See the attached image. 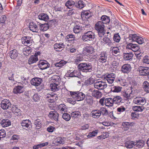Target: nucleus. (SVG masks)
<instances>
[{"mask_svg":"<svg viewBox=\"0 0 149 149\" xmlns=\"http://www.w3.org/2000/svg\"><path fill=\"white\" fill-rule=\"evenodd\" d=\"M1 124L3 127H7L11 125V122L8 119H3L0 121Z\"/></svg>","mask_w":149,"mask_h":149,"instance_id":"nucleus-33","label":"nucleus"},{"mask_svg":"<svg viewBox=\"0 0 149 149\" xmlns=\"http://www.w3.org/2000/svg\"><path fill=\"white\" fill-rule=\"evenodd\" d=\"M81 27L79 26L76 25L74 27L73 31L75 33H78L81 31Z\"/></svg>","mask_w":149,"mask_h":149,"instance_id":"nucleus-58","label":"nucleus"},{"mask_svg":"<svg viewBox=\"0 0 149 149\" xmlns=\"http://www.w3.org/2000/svg\"><path fill=\"white\" fill-rule=\"evenodd\" d=\"M83 58L82 56L78 55L74 60V63L76 64H78L81 61H83Z\"/></svg>","mask_w":149,"mask_h":149,"instance_id":"nucleus-52","label":"nucleus"},{"mask_svg":"<svg viewBox=\"0 0 149 149\" xmlns=\"http://www.w3.org/2000/svg\"><path fill=\"white\" fill-rule=\"evenodd\" d=\"M94 87L99 90H103L106 88L107 85L106 82L101 81H96L93 83Z\"/></svg>","mask_w":149,"mask_h":149,"instance_id":"nucleus-4","label":"nucleus"},{"mask_svg":"<svg viewBox=\"0 0 149 149\" xmlns=\"http://www.w3.org/2000/svg\"><path fill=\"white\" fill-rule=\"evenodd\" d=\"M13 112L16 115H18L20 114V110L17 108L16 106H13L12 108Z\"/></svg>","mask_w":149,"mask_h":149,"instance_id":"nucleus-50","label":"nucleus"},{"mask_svg":"<svg viewBox=\"0 0 149 149\" xmlns=\"http://www.w3.org/2000/svg\"><path fill=\"white\" fill-rule=\"evenodd\" d=\"M32 51V48L29 47H26L23 49L24 54L26 56L29 55L31 53Z\"/></svg>","mask_w":149,"mask_h":149,"instance_id":"nucleus-36","label":"nucleus"},{"mask_svg":"<svg viewBox=\"0 0 149 149\" xmlns=\"http://www.w3.org/2000/svg\"><path fill=\"white\" fill-rule=\"evenodd\" d=\"M22 43L25 45H30L33 42L31 38L29 36H25L21 39Z\"/></svg>","mask_w":149,"mask_h":149,"instance_id":"nucleus-9","label":"nucleus"},{"mask_svg":"<svg viewBox=\"0 0 149 149\" xmlns=\"http://www.w3.org/2000/svg\"><path fill=\"white\" fill-rule=\"evenodd\" d=\"M116 77L115 74L113 73L108 74L105 77V79L109 84H112L114 81Z\"/></svg>","mask_w":149,"mask_h":149,"instance_id":"nucleus-12","label":"nucleus"},{"mask_svg":"<svg viewBox=\"0 0 149 149\" xmlns=\"http://www.w3.org/2000/svg\"><path fill=\"white\" fill-rule=\"evenodd\" d=\"M113 39L114 41L118 42L120 40V38L118 34H116L114 36Z\"/></svg>","mask_w":149,"mask_h":149,"instance_id":"nucleus-63","label":"nucleus"},{"mask_svg":"<svg viewBox=\"0 0 149 149\" xmlns=\"http://www.w3.org/2000/svg\"><path fill=\"white\" fill-rule=\"evenodd\" d=\"M91 92L92 95L97 98H100L102 97V93L98 90L93 89L91 90Z\"/></svg>","mask_w":149,"mask_h":149,"instance_id":"nucleus-24","label":"nucleus"},{"mask_svg":"<svg viewBox=\"0 0 149 149\" xmlns=\"http://www.w3.org/2000/svg\"><path fill=\"white\" fill-rule=\"evenodd\" d=\"M144 109V107L142 106H135L132 107L133 111H142Z\"/></svg>","mask_w":149,"mask_h":149,"instance_id":"nucleus-53","label":"nucleus"},{"mask_svg":"<svg viewBox=\"0 0 149 149\" xmlns=\"http://www.w3.org/2000/svg\"><path fill=\"white\" fill-rule=\"evenodd\" d=\"M38 65L41 69L44 70L49 68L50 66V65L48 63V62L47 61L44 60L40 61Z\"/></svg>","mask_w":149,"mask_h":149,"instance_id":"nucleus-19","label":"nucleus"},{"mask_svg":"<svg viewBox=\"0 0 149 149\" xmlns=\"http://www.w3.org/2000/svg\"><path fill=\"white\" fill-rule=\"evenodd\" d=\"M85 101L88 104L90 105L92 104L93 102L92 97L88 95L86 96Z\"/></svg>","mask_w":149,"mask_h":149,"instance_id":"nucleus-47","label":"nucleus"},{"mask_svg":"<svg viewBox=\"0 0 149 149\" xmlns=\"http://www.w3.org/2000/svg\"><path fill=\"white\" fill-rule=\"evenodd\" d=\"M75 4L74 2L72 0H68L66 2L65 6L69 9L71 8Z\"/></svg>","mask_w":149,"mask_h":149,"instance_id":"nucleus-41","label":"nucleus"},{"mask_svg":"<svg viewBox=\"0 0 149 149\" xmlns=\"http://www.w3.org/2000/svg\"><path fill=\"white\" fill-rule=\"evenodd\" d=\"M142 61L144 63L149 64V56H146L144 57Z\"/></svg>","mask_w":149,"mask_h":149,"instance_id":"nucleus-64","label":"nucleus"},{"mask_svg":"<svg viewBox=\"0 0 149 149\" xmlns=\"http://www.w3.org/2000/svg\"><path fill=\"white\" fill-rule=\"evenodd\" d=\"M92 66L91 63H80L78 66L79 70L83 72H91L92 69Z\"/></svg>","mask_w":149,"mask_h":149,"instance_id":"nucleus-3","label":"nucleus"},{"mask_svg":"<svg viewBox=\"0 0 149 149\" xmlns=\"http://www.w3.org/2000/svg\"><path fill=\"white\" fill-rule=\"evenodd\" d=\"M135 142L132 141H128L125 143V146L127 148H131L135 146Z\"/></svg>","mask_w":149,"mask_h":149,"instance_id":"nucleus-32","label":"nucleus"},{"mask_svg":"<svg viewBox=\"0 0 149 149\" xmlns=\"http://www.w3.org/2000/svg\"><path fill=\"white\" fill-rule=\"evenodd\" d=\"M113 103L118 104L121 102L122 100V98L120 96H116L113 99Z\"/></svg>","mask_w":149,"mask_h":149,"instance_id":"nucleus-42","label":"nucleus"},{"mask_svg":"<svg viewBox=\"0 0 149 149\" xmlns=\"http://www.w3.org/2000/svg\"><path fill=\"white\" fill-rule=\"evenodd\" d=\"M46 99L49 102H54L57 100V95L56 94L51 93V94H48L46 95Z\"/></svg>","mask_w":149,"mask_h":149,"instance_id":"nucleus-11","label":"nucleus"},{"mask_svg":"<svg viewBox=\"0 0 149 149\" xmlns=\"http://www.w3.org/2000/svg\"><path fill=\"white\" fill-rule=\"evenodd\" d=\"M48 144V143L47 142L45 143H42L37 145L34 146L33 147V149H38L39 148H41L42 146H46Z\"/></svg>","mask_w":149,"mask_h":149,"instance_id":"nucleus-55","label":"nucleus"},{"mask_svg":"<svg viewBox=\"0 0 149 149\" xmlns=\"http://www.w3.org/2000/svg\"><path fill=\"white\" fill-rule=\"evenodd\" d=\"M1 107L3 110H7L10 108L11 103L9 100L4 99L3 100L0 104Z\"/></svg>","mask_w":149,"mask_h":149,"instance_id":"nucleus-6","label":"nucleus"},{"mask_svg":"<svg viewBox=\"0 0 149 149\" xmlns=\"http://www.w3.org/2000/svg\"><path fill=\"white\" fill-rule=\"evenodd\" d=\"M135 146L138 148H142L144 145V143L143 141L139 140L136 142H135Z\"/></svg>","mask_w":149,"mask_h":149,"instance_id":"nucleus-48","label":"nucleus"},{"mask_svg":"<svg viewBox=\"0 0 149 149\" xmlns=\"http://www.w3.org/2000/svg\"><path fill=\"white\" fill-rule=\"evenodd\" d=\"M139 70L141 76H147L149 74V68L141 66L139 68Z\"/></svg>","mask_w":149,"mask_h":149,"instance_id":"nucleus-8","label":"nucleus"},{"mask_svg":"<svg viewBox=\"0 0 149 149\" xmlns=\"http://www.w3.org/2000/svg\"><path fill=\"white\" fill-rule=\"evenodd\" d=\"M129 38V40H132V41H136L140 44H141L144 42L142 38L139 37L135 34H130Z\"/></svg>","mask_w":149,"mask_h":149,"instance_id":"nucleus-5","label":"nucleus"},{"mask_svg":"<svg viewBox=\"0 0 149 149\" xmlns=\"http://www.w3.org/2000/svg\"><path fill=\"white\" fill-rule=\"evenodd\" d=\"M110 50L112 53L115 55H118L120 54V50L119 48L116 47H111Z\"/></svg>","mask_w":149,"mask_h":149,"instance_id":"nucleus-37","label":"nucleus"},{"mask_svg":"<svg viewBox=\"0 0 149 149\" xmlns=\"http://www.w3.org/2000/svg\"><path fill=\"white\" fill-rule=\"evenodd\" d=\"M101 20L104 24L108 23L110 22L109 18L106 15H103L101 17Z\"/></svg>","mask_w":149,"mask_h":149,"instance_id":"nucleus-46","label":"nucleus"},{"mask_svg":"<svg viewBox=\"0 0 149 149\" xmlns=\"http://www.w3.org/2000/svg\"><path fill=\"white\" fill-rule=\"evenodd\" d=\"M91 115L93 118H98L101 116V114L100 110H94L92 111Z\"/></svg>","mask_w":149,"mask_h":149,"instance_id":"nucleus-26","label":"nucleus"},{"mask_svg":"<svg viewBox=\"0 0 149 149\" xmlns=\"http://www.w3.org/2000/svg\"><path fill=\"white\" fill-rule=\"evenodd\" d=\"M67 63V61L62 60L58 62L54 63V65L56 67H61Z\"/></svg>","mask_w":149,"mask_h":149,"instance_id":"nucleus-44","label":"nucleus"},{"mask_svg":"<svg viewBox=\"0 0 149 149\" xmlns=\"http://www.w3.org/2000/svg\"><path fill=\"white\" fill-rule=\"evenodd\" d=\"M29 29L30 30L33 32H38L39 29L36 24L33 22H31L29 24Z\"/></svg>","mask_w":149,"mask_h":149,"instance_id":"nucleus-21","label":"nucleus"},{"mask_svg":"<svg viewBox=\"0 0 149 149\" xmlns=\"http://www.w3.org/2000/svg\"><path fill=\"white\" fill-rule=\"evenodd\" d=\"M134 124L135 123L134 122H123L122 123V125L123 126V128L124 130H127L129 129V127L134 125Z\"/></svg>","mask_w":149,"mask_h":149,"instance_id":"nucleus-23","label":"nucleus"},{"mask_svg":"<svg viewBox=\"0 0 149 149\" xmlns=\"http://www.w3.org/2000/svg\"><path fill=\"white\" fill-rule=\"evenodd\" d=\"M48 116L50 118L53 119L56 121L58 120L59 114L57 112L55 111L50 112Z\"/></svg>","mask_w":149,"mask_h":149,"instance_id":"nucleus-17","label":"nucleus"},{"mask_svg":"<svg viewBox=\"0 0 149 149\" xmlns=\"http://www.w3.org/2000/svg\"><path fill=\"white\" fill-rule=\"evenodd\" d=\"M121 71L124 73H128L131 70V67L130 65L125 64L121 67Z\"/></svg>","mask_w":149,"mask_h":149,"instance_id":"nucleus-16","label":"nucleus"},{"mask_svg":"<svg viewBox=\"0 0 149 149\" xmlns=\"http://www.w3.org/2000/svg\"><path fill=\"white\" fill-rule=\"evenodd\" d=\"M41 79L38 78H34L32 79L31 81V84L35 86H38L42 82Z\"/></svg>","mask_w":149,"mask_h":149,"instance_id":"nucleus-20","label":"nucleus"},{"mask_svg":"<svg viewBox=\"0 0 149 149\" xmlns=\"http://www.w3.org/2000/svg\"><path fill=\"white\" fill-rule=\"evenodd\" d=\"M65 45L62 43H56L54 45V49L56 51H60L64 47Z\"/></svg>","mask_w":149,"mask_h":149,"instance_id":"nucleus-25","label":"nucleus"},{"mask_svg":"<svg viewBox=\"0 0 149 149\" xmlns=\"http://www.w3.org/2000/svg\"><path fill=\"white\" fill-rule=\"evenodd\" d=\"M59 85L54 83H51L50 84V87L52 91H58L59 89Z\"/></svg>","mask_w":149,"mask_h":149,"instance_id":"nucleus-38","label":"nucleus"},{"mask_svg":"<svg viewBox=\"0 0 149 149\" xmlns=\"http://www.w3.org/2000/svg\"><path fill=\"white\" fill-rule=\"evenodd\" d=\"M18 52L15 49H14L10 52V55L11 59H15L17 56Z\"/></svg>","mask_w":149,"mask_h":149,"instance_id":"nucleus-31","label":"nucleus"},{"mask_svg":"<svg viewBox=\"0 0 149 149\" xmlns=\"http://www.w3.org/2000/svg\"><path fill=\"white\" fill-rule=\"evenodd\" d=\"M117 82L121 86H124L127 85V83L126 80L124 79H119L117 80Z\"/></svg>","mask_w":149,"mask_h":149,"instance_id":"nucleus-56","label":"nucleus"},{"mask_svg":"<svg viewBox=\"0 0 149 149\" xmlns=\"http://www.w3.org/2000/svg\"><path fill=\"white\" fill-rule=\"evenodd\" d=\"M132 91L131 89H127L125 91L123 94V96L127 99H131L133 97L132 94Z\"/></svg>","mask_w":149,"mask_h":149,"instance_id":"nucleus-14","label":"nucleus"},{"mask_svg":"<svg viewBox=\"0 0 149 149\" xmlns=\"http://www.w3.org/2000/svg\"><path fill=\"white\" fill-rule=\"evenodd\" d=\"M104 23L102 21H99L96 23L95 28L98 32H102L104 31Z\"/></svg>","mask_w":149,"mask_h":149,"instance_id":"nucleus-10","label":"nucleus"},{"mask_svg":"<svg viewBox=\"0 0 149 149\" xmlns=\"http://www.w3.org/2000/svg\"><path fill=\"white\" fill-rule=\"evenodd\" d=\"M98 61L102 63H105L107 61V54L105 52H102L99 56Z\"/></svg>","mask_w":149,"mask_h":149,"instance_id":"nucleus-13","label":"nucleus"},{"mask_svg":"<svg viewBox=\"0 0 149 149\" xmlns=\"http://www.w3.org/2000/svg\"><path fill=\"white\" fill-rule=\"evenodd\" d=\"M101 114L102 113L103 115H107L108 114V111L106 109L102 107L100 109Z\"/></svg>","mask_w":149,"mask_h":149,"instance_id":"nucleus-60","label":"nucleus"},{"mask_svg":"<svg viewBox=\"0 0 149 149\" xmlns=\"http://www.w3.org/2000/svg\"><path fill=\"white\" fill-rule=\"evenodd\" d=\"M126 110V108L123 106H121L117 109V111L119 113H122Z\"/></svg>","mask_w":149,"mask_h":149,"instance_id":"nucleus-61","label":"nucleus"},{"mask_svg":"<svg viewBox=\"0 0 149 149\" xmlns=\"http://www.w3.org/2000/svg\"><path fill=\"white\" fill-rule=\"evenodd\" d=\"M122 87L118 86H115L113 87L111 89V91L113 92L119 93L122 90Z\"/></svg>","mask_w":149,"mask_h":149,"instance_id":"nucleus-49","label":"nucleus"},{"mask_svg":"<svg viewBox=\"0 0 149 149\" xmlns=\"http://www.w3.org/2000/svg\"><path fill=\"white\" fill-rule=\"evenodd\" d=\"M21 124L24 129H26V128L30 129L32 127L31 122L28 120H23L21 123Z\"/></svg>","mask_w":149,"mask_h":149,"instance_id":"nucleus-15","label":"nucleus"},{"mask_svg":"<svg viewBox=\"0 0 149 149\" xmlns=\"http://www.w3.org/2000/svg\"><path fill=\"white\" fill-rule=\"evenodd\" d=\"M104 104L106 106L112 107L113 105V99L111 98H106L104 100Z\"/></svg>","mask_w":149,"mask_h":149,"instance_id":"nucleus-27","label":"nucleus"},{"mask_svg":"<svg viewBox=\"0 0 149 149\" xmlns=\"http://www.w3.org/2000/svg\"><path fill=\"white\" fill-rule=\"evenodd\" d=\"M62 117L63 119L67 121H69L71 118L70 115L67 113H64Z\"/></svg>","mask_w":149,"mask_h":149,"instance_id":"nucleus-57","label":"nucleus"},{"mask_svg":"<svg viewBox=\"0 0 149 149\" xmlns=\"http://www.w3.org/2000/svg\"><path fill=\"white\" fill-rule=\"evenodd\" d=\"M79 72L76 70H74L72 72L69 70L68 71L67 75L70 77H78L79 75Z\"/></svg>","mask_w":149,"mask_h":149,"instance_id":"nucleus-35","label":"nucleus"},{"mask_svg":"<svg viewBox=\"0 0 149 149\" xmlns=\"http://www.w3.org/2000/svg\"><path fill=\"white\" fill-rule=\"evenodd\" d=\"M58 109L62 112L67 111V108L66 106L64 104H61L58 107Z\"/></svg>","mask_w":149,"mask_h":149,"instance_id":"nucleus-54","label":"nucleus"},{"mask_svg":"<svg viewBox=\"0 0 149 149\" xmlns=\"http://www.w3.org/2000/svg\"><path fill=\"white\" fill-rule=\"evenodd\" d=\"M143 87L144 91L147 93H149V83L145 81L143 84Z\"/></svg>","mask_w":149,"mask_h":149,"instance_id":"nucleus-43","label":"nucleus"},{"mask_svg":"<svg viewBox=\"0 0 149 149\" xmlns=\"http://www.w3.org/2000/svg\"><path fill=\"white\" fill-rule=\"evenodd\" d=\"M86 5V4L84 1L81 0H80L76 4V6L77 8L81 9L85 7Z\"/></svg>","mask_w":149,"mask_h":149,"instance_id":"nucleus-45","label":"nucleus"},{"mask_svg":"<svg viewBox=\"0 0 149 149\" xmlns=\"http://www.w3.org/2000/svg\"><path fill=\"white\" fill-rule=\"evenodd\" d=\"M95 38L94 33L91 31L85 32L82 37V39L84 41L93 40Z\"/></svg>","mask_w":149,"mask_h":149,"instance_id":"nucleus-2","label":"nucleus"},{"mask_svg":"<svg viewBox=\"0 0 149 149\" xmlns=\"http://www.w3.org/2000/svg\"><path fill=\"white\" fill-rule=\"evenodd\" d=\"M63 140L61 137H57L54 140V144L56 145L61 144L63 142Z\"/></svg>","mask_w":149,"mask_h":149,"instance_id":"nucleus-51","label":"nucleus"},{"mask_svg":"<svg viewBox=\"0 0 149 149\" xmlns=\"http://www.w3.org/2000/svg\"><path fill=\"white\" fill-rule=\"evenodd\" d=\"M34 124L36 125V128L37 129H40L42 126V122L40 120L38 119L34 121Z\"/></svg>","mask_w":149,"mask_h":149,"instance_id":"nucleus-39","label":"nucleus"},{"mask_svg":"<svg viewBox=\"0 0 149 149\" xmlns=\"http://www.w3.org/2000/svg\"><path fill=\"white\" fill-rule=\"evenodd\" d=\"M38 24L40 26V29L43 31L47 30L49 27V25L48 23H45L40 24V23H38Z\"/></svg>","mask_w":149,"mask_h":149,"instance_id":"nucleus-30","label":"nucleus"},{"mask_svg":"<svg viewBox=\"0 0 149 149\" xmlns=\"http://www.w3.org/2000/svg\"><path fill=\"white\" fill-rule=\"evenodd\" d=\"M133 54L132 53H127L123 54V58L125 61H131L132 59Z\"/></svg>","mask_w":149,"mask_h":149,"instance_id":"nucleus-28","label":"nucleus"},{"mask_svg":"<svg viewBox=\"0 0 149 149\" xmlns=\"http://www.w3.org/2000/svg\"><path fill=\"white\" fill-rule=\"evenodd\" d=\"M93 48L91 46L86 47L83 49V52L84 53L86 52L88 53L92 54L93 52Z\"/></svg>","mask_w":149,"mask_h":149,"instance_id":"nucleus-40","label":"nucleus"},{"mask_svg":"<svg viewBox=\"0 0 149 149\" xmlns=\"http://www.w3.org/2000/svg\"><path fill=\"white\" fill-rule=\"evenodd\" d=\"M126 47L127 48L131 49L134 52L138 51L139 49V47L137 45L131 43L127 44Z\"/></svg>","mask_w":149,"mask_h":149,"instance_id":"nucleus-18","label":"nucleus"},{"mask_svg":"<svg viewBox=\"0 0 149 149\" xmlns=\"http://www.w3.org/2000/svg\"><path fill=\"white\" fill-rule=\"evenodd\" d=\"M133 102L135 104L143 105L146 103V100L144 97H136L134 99Z\"/></svg>","mask_w":149,"mask_h":149,"instance_id":"nucleus-7","label":"nucleus"},{"mask_svg":"<svg viewBox=\"0 0 149 149\" xmlns=\"http://www.w3.org/2000/svg\"><path fill=\"white\" fill-rule=\"evenodd\" d=\"M71 116L72 117L77 118L78 116H80L81 113L79 111H76L72 112L71 114Z\"/></svg>","mask_w":149,"mask_h":149,"instance_id":"nucleus-59","label":"nucleus"},{"mask_svg":"<svg viewBox=\"0 0 149 149\" xmlns=\"http://www.w3.org/2000/svg\"><path fill=\"white\" fill-rule=\"evenodd\" d=\"M139 114L137 113H136L134 112H132L131 113V116L132 117V119H134L135 118H138L139 117Z\"/></svg>","mask_w":149,"mask_h":149,"instance_id":"nucleus-62","label":"nucleus"},{"mask_svg":"<svg viewBox=\"0 0 149 149\" xmlns=\"http://www.w3.org/2000/svg\"><path fill=\"white\" fill-rule=\"evenodd\" d=\"M23 88L22 86H18L14 88L13 92L15 94L21 93L24 91Z\"/></svg>","mask_w":149,"mask_h":149,"instance_id":"nucleus-29","label":"nucleus"},{"mask_svg":"<svg viewBox=\"0 0 149 149\" xmlns=\"http://www.w3.org/2000/svg\"><path fill=\"white\" fill-rule=\"evenodd\" d=\"M38 60V58L37 57V55L36 54H35L34 55L31 56L29 58L28 62V64L31 65L36 63Z\"/></svg>","mask_w":149,"mask_h":149,"instance_id":"nucleus-22","label":"nucleus"},{"mask_svg":"<svg viewBox=\"0 0 149 149\" xmlns=\"http://www.w3.org/2000/svg\"><path fill=\"white\" fill-rule=\"evenodd\" d=\"M38 18L39 19L45 21H47L49 19L48 16L47 14L44 13L40 14L38 16Z\"/></svg>","mask_w":149,"mask_h":149,"instance_id":"nucleus-34","label":"nucleus"},{"mask_svg":"<svg viewBox=\"0 0 149 149\" xmlns=\"http://www.w3.org/2000/svg\"><path fill=\"white\" fill-rule=\"evenodd\" d=\"M70 94L75 100L78 101L84 100L86 97L85 94L79 91H71L70 92Z\"/></svg>","mask_w":149,"mask_h":149,"instance_id":"nucleus-1","label":"nucleus"}]
</instances>
